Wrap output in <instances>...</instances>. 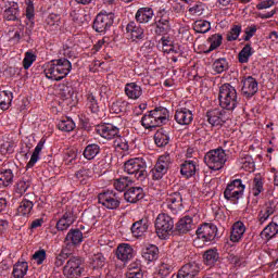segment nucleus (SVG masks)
<instances>
[{
    "mask_svg": "<svg viewBox=\"0 0 278 278\" xmlns=\"http://www.w3.org/2000/svg\"><path fill=\"white\" fill-rule=\"evenodd\" d=\"M73 71V64L67 59L53 60L45 65L43 73L51 81H62Z\"/></svg>",
    "mask_w": 278,
    "mask_h": 278,
    "instance_id": "1",
    "label": "nucleus"
},
{
    "mask_svg": "<svg viewBox=\"0 0 278 278\" xmlns=\"http://www.w3.org/2000/svg\"><path fill=\"white\" fill-rule=\"evenodd\" d=\"M219 105L223 110L232 111L238 108V91L230 84H224L219 87Z\"/></svg>",
    "mask_w": 278,
    "mask_h": 278,
    "instance_id": "2",
    "label": "nucleus"
},
{
    "mask_svg": "<svg viewBox=\"0 0 278 278\" xmlns=\"http://www.w3.org/2000/svg\"><path fill=\"white\" fill-rule=\"evenodd\" d=\"M218 235V227L212 223L202 224L197 229L198 238L193 241L194 247L199 249H203L204 244H210V242H214L216 240V236Z\"/></svg>",
    "mask_w": 278,
    "mask_h": 278,
    "instance_id": "3",
    "label": "nucleus"
},
{
    "mask_svg": "<svg viewBox=\"0 0 278 278\" xmlns=\"http://www.w3.org/2000/svg\"><path fill=\"white\" fill-rule=\"evenodd\" d=\"M204 162L211 170H220L227 162V153L223 148L211 150L204 155Z\"/></svg>",
    "mask_w": 278,
    "mask_h": 278,
    "instance_id": "4",
    "label": "nucleus"
},
{
    "mask_svg": "<svg viewBox=\"0 0 278 278\" xmlns=\"http://www.w3.org/2000/svg\"><path fill=\"white\" fill-rule=\"evenodd\" d=\"M124 172L127 175H135L139 181L147 178V162L143 159H129L124 163Z\"/></svg>",
    "mask_w": 278,
    "mask_h": 278,
    "instance_id": "5",
    "label": "nucleus"
},
{
    "mask_svg": "<svg viewBox=\"0 0 278 278\" xmlns=\"http://www.w3.org/2000/svg\"><path fill=\"white\" fill-rule=\"evenodd\" d=\"M175 229V222L172 216L166 213H161L155 219V231L161 240H166L170 231Z\"/></svg>",
    "mask_w": 278,
    "mask_h": 278,
    "instance_id": "6",
    "label": "nucleus"
},
{
    "mask_svg": "<svg viewBox=\"0 0 278 278\" xmlns=\"http://www.w3.org/2000/svg\"><path fill=\"white\" fill-rule=\"evenodd\" d=\"M245 189L247 186L242 184V179H235L227 185L224 191V199L227 201H238L242 199Z\"/></svg>",
    "mask_w": 278,
    "mask_h": 278,
    "instance_id": "7",
    "label": "nucleus"
},
{
    "mask_svg": "<svg viewBox=\"0 0 278 278\" xmlns=\"http://www.w3.org/2000/svg\"><path fill=\"white\" fill-rule=\"evenodd\" d=\"M98 203L106 210H118L121 207V198L113 190H106L98 194Z\"/></svg>",
    "mask_w": 278,
    "mask_h": 278,
    "instance_id": "8",
    "label": "nucleus"
},
{
    "mask_svg": "<svg viewBox=\"0 0 278 278\" xmlns=\"http://www.w3.org/2000/svg\"><path fill=\"white\" fill-rule=\"evenodd\" d=\"M163 204L165 210H169L172 214L177 215L184 210V198L179 192L168 193L165 195Z\"/></svg>",
    "mask_w": 278,
    "mask_h": 278,
    "instance_id": "9",
    "label": "nucleus"
},
{
    "mask_svg": "<svg viewBox=\"0 0 278 278\" xmlns=\"http://www.w3.org/2000/svg\"><path fill=\"white\" fill-rule=\"evenodd\" d=\"M114 25V13H100L93 22V29L98 34H105Z\"/></svg>",
    "mask_w": 278,
    "mask_h": 278,
    "instance_id": "10",
    "label": "nucleus"
},
{
    "mask_svg": "<svg viewBox=\"0 0 278 278\" xmlns=\"http://www.w3.org/2000/svg\"><path fill=\"white\" fill-rule=\"evenodd\" d=\"M81 273H84V267L81 266V260L78 257L70 258L63 267V275L66 278H79Z\"/></svg>",
    "mask_w": 278,
    "mask_h": 278,
    "instance_id": "11",
    "label": "nucleus"
},
{
    "mask_svg": "<svg viewBox=\"0 0 278 278\" xmlns=\"http://www.w3.org/2000/svg\"><path fill=\"white\" fill-rule=\"evenodd\" d=\"M207 122L212 127H220L229 121V114L225 110L214 109L206 113Z\"/></svg>",
    "mask_w": 278,
    "mask_h": 278,
    "instance_id": "12",
    "label": "nucleus"
},
{
    "mask_svg": "<svg viewBox=\"0 0 278 278\" xmlns=\"http://www.w3.org/2000/svg\"><path fill=\"white\" fill-rule=\"evenodd\" d=\"M96 131L99 134V136H101V138H104L105 140H113V138H116V136L121 134L118 127L112 124L98 125Z\"/></svg>",
    "mask_w": 278,
    "mask_h": 278,
    "instance_id": "13",
    "label": "nucleus"
},
{
    "mask_svg": "<svg viewBox=\"0 0 278 278\" xmlns=\"http://www.w3.org/2000/svg\"><path fill=\"white\" fill-rule=\"evenodd\" d=\"M77 216L73 212V208H67L62 217L56 222L58 231H66L70 229L71 225L75 223Z\"/></svg>",
    "mask_w": 278,
    "mask_h": 278,
    "instance_id": "14",
    "label": "nucleus"
},
{
    "mask_svg": "<svg viewBox=\"0 0 278 278\" xmlns=\"http://www.w3.org/2000/svg\"><path fill=\"white\" fill-rule=\"evenodd\" d=\"M242 89L241 92L245 99H251V97H254L257 93L258 85L257 80L253 78L252 76L247 77L242 80Z\"/></svg>",
    "mask_w": 278,
    "mask_h": 278,
    "instance_id": "15",
    "label": "nucleus"
},
{
    "mask_svg": "<svg viewBox=\"0 0 278 278\" xmlns=\"http://www.w3.org/2000/svg\"><path fill=\"white\" fill-rule=\"evenodd\" d=\"M174 118L178 125H190L192 121H194V115L190 111V109L181 108L178 109L174 115Z\"/></svg>",
    "mask_w": 278,
    "mask_h": 278,
    "instance_id": "16",
    "label": "nucleus"
},
{
    "mask_svg": "<svg viewBox=\"0 0 278 278\" xmlns=\"http://www.w3.org/2000/svg\"><path fill=\"white\" fill-rule=\"evenodd\" d=\"M247 233V226L242 222H236L231 227L230 242L238 243L244 238Z\"/></svg>",
    "mask_w": 278,
    "mask_h": 278,
    "instance_id": "17",
    "label": "nucleus"
},
{
    "mask_svg": "<svg viewBox=\"0 0 278 278\" xmlns=\"http://www.w3.org/2000/svg\"><path fill=\"white\" fill-rule=\"evenodd\" d=\"M201 267L197 263H189L181 267L178 271L177 278H194L199 275Z\"/></svg>",
    "mask_w": 278,
    "mask_h": 278,
    "instance_id": "18",
    "label": "nucleus"
},
{
    "mask_svg": "<svg viewBox=\"0 0 278 278\" xmlns=\"http://www.w3.org/2000/svg\"><path fill=\"white\" fill-rule=\"evenodd\" d=\"M124 92L131 101H138L142 97V87L138 83H127Z\"/></svg>",
    "mask_w": 278,
    "mask_h": 278,
    "instance_id": "19",
    "label": "nucleus"
},
{
    "mask_svg": "<svg viewBox=\"0 0 278 278\" xmlns=\"http://www.w3.org/2000/svg\"><path fill=\"white\" fill-rule=\"evenodd\" d=\"M84 242V232L79 229H71L65 237L66 247H79Z\"/></svg>",
    "mask_w": 278,
    "mask_h": 278,
    "instance_id": "20",
    "label": "nucleus"
},
{
    "mask_svg": "<svg viewBox=\"0 0 278 278\" xmlns=\"http://www.w3.org/2000/svg\"><path fill=\"white\" fill-rule=\"evenodd\" d=\"M124 199L127 203H138L144 199V190L140 187H131L124 193Z\"/></svg>",
    "mask_w": 278,
    "mask_h": 278,
    "instance_id": "21",
    "label": "nucleus"
},
{
    "mask_svg": "<svg viewBox=\"0 0 278 278\" xmlns=\"http://www.w3.org/2000/svg\"><path fill=\"white\" fill-rule=\"evenodd\" d=\"M116 256L121 262H129L134 258V248L129 243H122L117 247Z\"/></svg>",
    "mask_w": 278,
    "mask_h": 278,
    "instance_id": "22",
    "label": "nucleus"
},
{
    "mask_svg": "<svg viewBox=\"0 0 278 278\" xmlns=\"http://www.w3.org/2000/svg\"><path fill=\"white\" fill-rule=\"evenodd\" d=\"M126 31L131 40H144V28H141L140 24L130 22L126 26Z\"/></svg>",
    "mask_w": 278,
    "mask_h": 278,
    "instance_id": "23",
    "label": "nucleus"
},
{
    "mask_svg": "<svg viewBox=\"0 0 278 278\" xmlns=\"http://www.w3.org/2000/svg\"><path fill=\"white\" fill-rule=\"evenodd\" d=\"M20 14L18 3L8 2L3 12L4 21H17Z\"/></svg>",
    "mask_w": 278,
    "mask_h": 278,
    "instance_id": "24",
    "label": "nucleus"
},
{
    "mask_svg": "<svg viewBox=\"0 0 278 278\" xmlns=\"http://www.w3.org/2000/svg\"><path fill=\"white\" fill-rule=\"evenodd\" d=\"M176 229L179 233H188V231H192L194 229V219L191 216H184L176 224Z\"/></svg>",
    "mask_w": 278,
    "mask_h": 278,
    "instance_id": "25",
    "label": "nucleus"
},
{
    "mask_svg": "<svg viewBox=\"0 0 278 278\" xmlns=\"http://www.w3.org/2000/svg\"><path fill=\"white\" fill-rule=\"evenodd\" d=\"M149 229V220L148 219H140L132 224L131 232L135 238H142L147 230Z\"/></svg>",
    "mask_w": 278,
    "mask_h": 278,
    "instance_id": "26",
    "label": "nucleus"
},
{
    "mask_svg": "<svg viewBox=\"0 0 278 278\" xmlns=\"http://www.w3.org/2000/svg\"><path fill=\"white\" fill-rule=\"evenodd\" d=\"M156 16L159 18L157 30L160 34H166V30L168 29V13L166 12V9L160 8Z\"/></svg>",
    "mask_w": 278,
    "mask_h": 278,
    "instance_id": "27",
    "label": "nucleus"
},
{
    "mask_svg": "<svg viewBox=\"0 0 278 278\" xmlns=\"http://www.w3.org/2000/svg\"><path fill=\"white\" fill-rule=\"evenodd\" d=\"M141 125L144 127V129H153L155 127H161L162 125L153 114V111H150L141 118Z\"/></svg>",
    "mask_w": 278,
    "mask_h": 278,
    "instance_id": "28",
    "label": "nucleus"
},
{
    "mask_svg": "<svg viewBox=\"0 0 278 278\" xmlns=\"http://www.w3.org/2000/svg\"><path fill=\"white\" fill-rule=\"evenodd\" d=\"M137 23H149L153 18V9L149 7L140 8L135 15Z\"/></svg>",
    "mask_w": 278,
    "mask_h": 278,
    "instance_id": "29",
    "label": "nucleus"
},
{
    "mask_svg": "<svg viewBox=\"0 0 278 278\" xmlns=\"http://www.w3.org/2000/svg\"><path fill=\"white\" fill-rule=\"evenodd\" d=\"M159 253H160V250L157 249V245L150 244L142 249L141 255L143 260H146V262L151 263L157 260Z\"/></svg>",
    "mask_w": 278,
    "mask_h": 278,
    "instance_id": "30",
    "label": "nucleus"
},
{
    "mask_svg": "<svg viewBox=\"0 0 278 278\" xmlns=\"http://www.w3.org/2000/svg\"><path fill=\"white\" fill-rule=\"evenodd\" d=\"M34 210V202L24 199L17 207V216H23L24 218H29Z\"/></svg>",
    "mask_w": 278,
    "mask_h": 278,
    "instance_id": "31",
    "label": "nucleus"
},
{
    "mask_svg": "<svg viewBox=\"0 0 278 278\" xmlns=\"http://www.w3.org/2000/svg\"><path fill=\"white\" fill-rule=\"evenodd\" d=\"M45 142H47L45 140V138L40 139V141L37 143L29 162L27 163V168H34V166H36V164L38 163V160H40V152L42 151V149H45Z\"/></svg>",
    "mask_w": 278,
    "mask_h": 278,
    "instance_id": "32",
    "label": "nucleus"
},
{
    "mask_svg": "<svg viewBox=\"0 0 278 278\" xmlns=\"http://www.w3.org/2000/svg\"><path fill=\"white\" fill-rule=\"evenodd\" d=\"M180 173L184 177H187V179L194 177V175H197V163L194 161H185L181 165Z\"/></svg>",
    "mask_w": 278,
    "mask_h": 278,
    "instance_id": "33",
    "label": "nucleus"
},
{
    "mask_svg": "<svg viewBox=\"0 0 278 278\" xmlns=\"http://www.w3.org/2000/svg\"><path fill=\"white\" fill-rule=\"evenodd\" d=\"M278 233V225L276 223H269L261 232V238L268 242V240H273L275 236Z\"/></svg>",
    "mask_w": 278,
    "mask_h": 278,
    "instance_id": "34",
    "label": "nucleus"
},
{
    "mask_svg": "<svg viewBox=\"0 0 278 278\" xmlns=\"http://www.w3.org/2000/svg\"><path fill=\"white\" fill-rule=\"evenodd\" d=\"M154 115V117H156V121L159 122L160 125H166V123H168V110L164 106H159L155 108L154 110L151 111Z\"/></svg>",
    "mask_w": 278,
    "mask_h": 278,
    "instance_id": "35",
    "label": "nucleus"
},
{
    "mask_svg": "<svg viewBox=\"0 0 278 278\" xmlns=\"http://www.w3.org/2000/svg\"><path fill=\"white\" fill-rule=\"evenodd\" d=\"M31 186V181L29 178H22L20 179L14 189V193L16 197H23L27 190H29V187Z\"/></svg>",
    "mask_w": 278,
    "mask_h": 278,
    "instance_id": "36",
    "label": "nucleus"
},
{
    "mask_svg": "<svg viewBox=\"0 0 278 278\" xmlns=\"http://www.w3.org/2000/svg\"><path fill=\"white\" fill-rule=\"evenodd\" d=\"M12 99H14L12 91H0V110L3 112H5V110H10Z\"/></svg>",
    "mask_w": 278,
    "mask_h": 278,
    "instance_id": "37",
    "label": "nucleus"
},
{
    "mask_svg": "<svg viewBox=\"0 0 278 278\" xmlns=\"http://www.w3.org/2000/svg\"><path fill=\"white\" fill-rule=\"evenodd\" d=\"M250 192L253 197H260L264 192V179H262V176L253 178Z\"/></svg>",
    "mask_w": 278,
    "mask_h": 278,
    "instance_id": "38",
    "label": "nucleus"
},
{
    "mask_svg": "<svg viewBox=\"0 0 278 278\" xmlns=\"http://www.w3.org/2000/svg\"><path fill=\"white\" fill-rule=\"evenodd\" d=\"M154 142L156 147H166L168 142H170V137L168 136V132L164 129H160L154 135Z\"/></svg>",
    "mask_w": 278,
    "mask_h": 278,
    "instance_id": "39",
    "label": "nucleus"
},
{
    "mask_svg": "<svg viewBox=\"0 0 278 278\" xmlns=\"http://www.w3.org/2000/svg\"><path fill=\"white\" fill-rule=\"evenodd\" d=\"M14 182V173L12 169H5L0 173V188H8Z\"/></svg>",
    "mask_w": 278,
    "mask_h": 278,
    "instance_id": "40",
    "label": "nucleus"
},
{
    "mask_svg": "<svg viewBox=\"0 0 278 278\" xmlns=\"http://www.w3.org/2000/svg\"><path fill=\"white\" fill-rule=\"evenodd\" d=\"M131 184H134V180H131V178L123 176L121 178L115 179L113 186L115 190H117L118 192H124V190H127V188H129Z\"/></svg>",
    "mask_w": 278,
    "mask_h": 278,
    "instance_id": "41",
    "label": "nucleus"
},
{
    "mask_svg": "<svg viewBox=\"0 0 278 278\" xmlns=\"http://www.w3.org/2000/svg\"><path fill=\"white\" fill-rule=\"evenodd\" d=\"M60 23H61L60 15H58L55 13L49 14L46 18V27L50 31H55V29H59Z\"/></svg>",
    "mask_w": 278,
    "mask_h": 278,
    "instance_id": "42",
    "label": "nucleus"
},
{
    "mask_svg": "<svg viewBox=\"0 0 278 278\" xmlns=\"http://www.w3.org/2000/svg\"><path fill=\"white\" fill-rule=\"evenodd\" d=\"M27 270H29L27 262H17L13 267V277L23 278L27 275Z\"/></svg>",
    "mask_w": 278,
    "mask_h": 278,
    "instance_id": "43",
    "label": "nucleus"
},
{
    "mask_svg": "<svg viewBox=\"0 0 278 278\" xmlns=\"http://www.w3.org/2000/svg\"><path fill=\"white\" fill-rule=\"evenodd\" d=\"M253 53H255V50H253V47H251V43H247L242 48V50L239 52L240 64H247L251 55H253Z\"/></svg>",
    "mask_w": 278,
    "mask_h": 278,
    "instance_id": "44",
    "label": "nucleus"
},
{
    "mask_svg": "<svg viewBox=\"0 0 278 278\" xmlns=\"http://www.w3.org/2000/svg\"><path fill=\"white\" fill-rule=\"evenodd\" d=\"M100 152H101V148L99 147V144L92 143V144H88L85 148L83 155L86 160H94L98 153Z\"/></svg>",
    "mask_w": 278,
    "mask_h": 278,
    "instance_id": "45",
    "label": "nucleus"
},
{
    "mask_svg": "<svg viewBox=\"0 0 278 278\" xmlns=\"http://www.w3.org/2000/svg\"><path fill=\"white\" fill-rule=\"evenodd\" d=\"M193 29L197 31V34H207V31L212 29V25L208 21L198 20L193 24Z\"/></svg>",
    "mask_w": 278,
    "mask_h": 278,
    "instance_id": "46",
    "label": "nucleus"
},
{
    "mask_svg": "<svg viewBox=\"0 0 278 278\" xmlns=\"http://www.w3.org/2000/svg\"><path fill=\"white\" fill-rule=\"evenodd\" d=\"M204 264H206V266H214V264H216V262H218V251L211 249L207 250L204 255Z\"/></svg>",
    "mask_w": 278,
    "mask_h": 278,
    "instance_id": "47",
    "label": "nucleus"
},
{
    "mask_svg": "<svg viewBox=\"0 0 278 278\" xmlns=\"http://www.w3.org/2000/svg\"><path fill=\"white\" fill-rule=\"evenodd\" d=\"M112 112L115 114H121V112H127L129 110V103L126 100H117L111 105Z\"/></svg>",
    "mask_w": 278,
    "mask_h": 278,
    "instance_id": "48",
    "label": "nucleus"
},
{
    "mask_svg": "<svg viewBox=\"0 0 278 278\" xmlns=\"http://www.w3.org/2000/svg\"><path fill=\"white\" fill-rule=\"evenodd\" d=\"M58 129H60V131H73V129H75V122H73V119L66 117L65 119H62L58 123Z\"/></svg>",
    "mask_w": 278,
    "mask_h": 278,
    "instance_id": "49",
    "label": "nucleus"
},
{
    "mask_svg": "<svg viewBox=\"0 0 278 278\" xmlns=\"http://www.w3.org/2000/svg\"><path fill=\"white\" fill-rule=\"evenodd\" d=\"M240 34H242V26L233 25L226 36V40L228 42H233L237 38H240Z\"/></svg>",
    "mask_w": 278,
    "mask_h": 278,
    "instance_id": "50",
    "label": "nucleus"
},
{
    "mask_svg": "<svg viewBox=\"0 0 278 278\" xmlns=\"http://www.w3.org/2000/svg\"><path fill=\"white\" fill-rule=\"evenodd\" d=\"M227 68H229V64L227 63L226 59H218L213 63L214 73H217V74L225 73Z\"/></svg>",
    "mask_w": 278,
    "mask_h": 278,
    "instance_id": "51",
    "label": "nucleus"
},
{
    "mask_svg": "<svg viewBox=\"0 0 278 278\" xmlns=\"http://www.w3.org/2000/svg\"><path fill=\"white\" fill-rule=\"evenodd\" d=\"M208 42H210L208 51H215V49H218V47L223 45V35L220 34L212 35L208 38Z\"/></svg>",
    "mask_w": 278,
    "mask_h": 278,
    "instance_id": "52",
    "label": "nucleus"
},
{
    "mask_svg": "<svg viewBox=\"0 0 278 278\" xmlns=\"http://www.w3.org/2000/svg\"><path fill=\"white\" fill-rule=\"evenodd\" d=\"M166 173H168V167L156 163L154 168L152 169L153 179H162V177H164Z\"/></svg>",
    "mask_w": 278,
    "mask_h": 278,
    "instance_id": "53",
    "label": "nucleus"
},
{
    "mask_svg": "<svg viewBox=\"0 0 278 278\" xmlns=\"http://www.w3.org/2000/svg\"><path fill=\"white\" fill-rule=\"evenodd\" d=\"M93 268H103L105 266V256L102 253H96L91 257Z\"/></svg>",
    "mask_w": 278,
    "mask_h": 278,
    "instance_id": "54",
    "label": "nucleus"
},
{
    "mask_svg": "<svg viewBox=\"0 0 278 278\" xmlns=\"http://www.w3.org/2000/svg\"><path fill=\"white\" fill-rule=\"evenodd\" d=\"M90 177H92L91 169L81 168L78 172H76V179L80 184H86V181H88V179H90Z\"/></svg>",
    "mask_w": 278,
    "mask_h": 278,
    "instance_id": "55",
    "label": "nucleus"
},
{
    "mask_svg": "<svg viewBox=\"0 0 278 278\" xmlns=\"http://www.w3.org/2000/svg\"><path fill=\"white\" fill-rule=\"evenodd\" d=\"M205 12V4L198 2L189 8V14L191 16H203Z\"/></svg>",
    "mask_w": 278,
    "mask_h": 278,
    "instance_id": "56",
    "label": "nucleus"
},
{
    "mask_svg": "<svg viewBox=\"0 0 278 278\" xmlns=\"http://www.w3.org/2000/svg\"><path fill=\"white\" fill-rule=\"evenodd\" d=\"M87 105L93 114H97V112H99V103L97 102V97H94V94H87Z\"/></svg>",
    "mask_w": 278,
    "mask_h": 278,
    "instance_id": "57",
    "label": "nucleus"
},
{
    "mask_svg": "<svg viewBox=\"0 0 278 278\" xmlns=\"http://www.w3.org/2000/svg\"><path fill=\"white\" fill-rule=\"evenodd\" d=\"M241 168L244 170H253L255 167V163L253 162V157L244 156L240 160Z\"/></svg>",
    "mask_w": 278,
    "mask_h": 278,
    "instance_id": "58",
    "label": "nucleus"
},
{
    "mask_svg": "<svg viewBox=\"0 0 278 278\" xmlns=\"http://www.w3.org/2000/svg\"><path fill=\"white\" fill-rule=\"evenodd\" d=\"M35 60H36V54H34L33 52L25 53V58L23 60V66L25 71L31 67V64H34Z\"/></svg>",
    "mask_w": 278,
    "mask_h": 278,
    "instance_id": "59",
    "label": "nucleus"
},
{
    "mask_svg": "<svg viewBox=\"0 0 278 278\" xmlns=\"http://www.w3.org/2000/svg\"><path fill=\"white\" fill-rule=\"evenodd\" d=\"M156 164L165 166V168H170V164H173V159L170 157L169 153H165L159 157Z\"/></svg>",
    "mask_w": 278,
    "mask_h": 278,
    "instance_id": "60",
    "label": "nucleus"
},
{
    "mask_svg": "<svg viewBox=\"0 0 278 278\" xmlns=\"http://www.w3.org/2000/svg\"><path fill=\"white\" fill-rule=\"evenodd\" d=\"M34 16H36L34 2H31V0H26V18L28 21H34Z\"/></svg>",
    "mask_w": 278,
    "mask_h": 278,
    "instance_id": "61",
    "label": "nucleus"
},
{
    "mask_svg": "<svg viewBox=\"0 0 278 278\" xmlns=\"http://www.w3.org/2000/svg\"><path fill=\"white\" fill-rule=\"evenodd\" d=\"M33 260H35V262L38 265L42 264L45 260H47V251L45 250L36 251L35 254L33 255Z\"/></svg>",
    "mask_w": 278,
    "mask_h": 278,
    "instance_id": "62",
    "label": "nucleus"
},
{
    "mask_svg": "<svg viewBox=\"0 0 278 278\" xmlns=\"http://www.w3.org/2000/svg\"><path fill=\"white\" fill-rule=\"evenodd\" d=\"M142 263L140 260H136L128 266V270L126 273H142L141 270Z\"/></svg>",
    "mask_w": 278,
    "mask_h": 278,
    "instance_id": "63",
    "label": "nucleus"
},
{
    "mask_svg": "<svg viewBox=\"0 0 278 278\" xmlns=\"http://www.w3.org/2000/svg\"><path fill=\"white\" fill-rule=\"evenodd\" d=\"M274 5V0H265L256 4V10H268V8H273Z\"/></svg>",
    "mask_w": 278,
    "mask_h": 278,
    "instance_id": "64",
    "label": "nucleus"
}]
</instances>
